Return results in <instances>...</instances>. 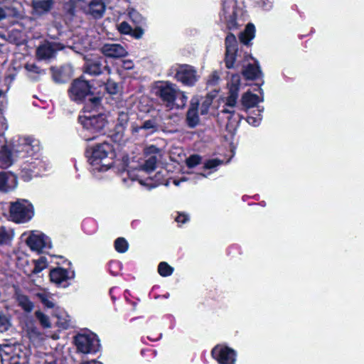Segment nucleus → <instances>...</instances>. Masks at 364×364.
<instances>
[{"instance_id":"obj_28","label":"nucleus","mask_w":364,"mask_h":364,"mask_svg":"<svg viewBox=\"0 0 364 364\" xmlns=\"http://www.w3.org/2000/svg\"><path fill=\"white\" fill-rule=\"evenodd\" d=\"M14 237V230L5 226H0V245L9 244Z\"/></svg>"},{"instance_id":"obj_50","label":"nucleus","mask_w":364,"mask_h":364,"mask_svg":"<svg viewBox=\"0 0 364 364\" xmlns=\"http://www.w3.org/2000/svg\"><path fill=\"white\" fill-rule=\"evenodd\" d=\"M189 220L188 215L185 213H179L176 218V221L179 224H183Z\"/></svg>"},{"instance_id":"obj_12","label":"nucleus","mask_w":364,"mask_h":364,"mask_svg":"<svg viewBox=\"0 0 364 364\" xmlns=\"http://www.w3.org/2000/svg\"><path fill=\"white\" fill-rule=\"evenodd\" d=\"M70 98L75 102H80L90 95V86L87 81L77 79L73 82L68 90Z\"/></svg>"},{"instance_id":"obj_3","label":"nucleus","mask_w":364,"mask_h":364,"mask_svg":"<svg viewBox=\"0 0 364 364\" xmlns=\"http://www.w3.org/2000/svg\"><path fill=\"white\" fill-rule=\"evenodd\" d=\"M156 162V157L151 156L145 161L142 166L128 169L124 171L123 174H126L132 181H138L141 185L147 186L149 188H154L162 183L161 171L156 174V180L155 182H152L153 179L151 178H146V180H144L143 178L145 175L150 174L155 169Z\"/></svg>"},{"instance_id":"obj_36","label":"nucleus","mask_w":364,"mask_h":364,"mask_svg":"<svg viewBox=\"0 0 364 364\" xmlns=\"http://www.w3.org/2000/svg\"><path fill=\"white\" fill-rule=\"evenodd\" d=\"M158 272L162 277H168L172 274L173 268L168 265L166 262H162L159 264Z\"/></svg>"},{"instance_id":"obj_24","label":"nucleus","mask_w":364,"mask_h":364,"mask_svg":"<svg viewBox=\"0 0 364 364\" xmlns=\"http://www.w3.org/2000/svg\"><path fill=\"white\" fill-rule=\"evenodd\" d=\"M102 61V58L100 57H96L93 59L86 58V72L90 75H100L103 68Z\"/></svg>"},{"instance_id":"obj_43","label":"nucleus","mask_w":364,"mask_h":364,"mask_svg":"<svg viewBox=\"0 0 364 364\" xmlns=\"http://www.w3.org/2000/svg\"><path fill=\"white\" fill-rule=\"evenodd\" d=\"M200 162V157L198 155H192L186 159V164L189 168H193Z\"/></svg>"},{"instance_id":"obj_48","label":"nucleus","mask_w":364,"mask_h":364,"mask_svg":"<svg viewBox=\"0 0 364 364\" xmlns=\"http://www.w3.org/2000/svg\"><path fill=\"white\" fill-rule=\"evenodd\" d=\"M240 85V77L238 75H234L232 76L230 88H237V92H238Z\"/></svg>"},{"instance_id":"obj_7","label":"nucleus","mask_w":364,"mask_h":364,"mask_svg":"<svg viewBox=\"0 0 364 364\" xmlns=\"http://www.w3.org/2000/svg\"><path fill=\"white\" fill-rule=\"evenodd\" d=\"M44 166L40 155L24 159L21 165V176L28 181L45 170Z\"/></svg>"},{"instance_id":"obj_54","label":"nucleus","mask_w":364,"mask_h":364,"mask_svg":"<svg viewBox=\"0 0 364 364\" xmlns=\"http://www.w3.org/2000/svg\"><path fill=\"white\" fill-rule=\"evenodd\" d=\"M6 103V95L2 90H0V110L3 109Z\"/></svg>"},{"instance_id":"obj_59","label":"nucleus","mask_w":364,"mask_h":364,"mask_svg":"<svg viewBox=\"0 0 364 364\" xmlns=\"http://www.w3.org/2000/svg\"><path fill=\"white\" fill-rule=\"evenodd\" d=\"M69 321L70 320H65V322H63L61 325L64 328H67L69 326Z\"/></svg>"},{"instance_id":"obj_49","label":"nucleus","mask_w":364,"mask_h":364,"mask_svg":"<svg viewBox=\"0 0 364 364\" xmlns=\"http://www.w3.org/2000/svg\"><path fill=\"white\" fill-rule=\"evenodd\" d=\"M261 120L262 117L260 114H258L257 117L249 116L247 119V122L254 127L258 126L260 124Z\"/></svg>"},{"instance_id":"obj_2","label":"nucleus","mask_w":364,"mask_h":364,"mask_svg":"<svg viewBox=\"0 0 364 364\" xmlns=\"http://www.w3.org/2000/svg\"><path fill=\"white\" fill-rule=\"evenodd\" d=\"M87 156L94 174L109 170L113 164V149L107 142L97 144L87 149Z\"/></svg>"},{"instance_id":"obj_56","label":"nucleus","mask_w":364,"mask_h":364,"mask_svg":"<svg viewBox=\"0 0 364 364\" xmlns=\"http://www.w3.org/2000/svg\"><path fill=\"white\" fill-rule=\"evenodd\" d=\"M6 17V13L4 9L0 7V21L4 19Z\"/></svg>"},{"instance_id":"obj_33","label":"nucleus","mask_w":364,"mask_h":364,"mask_svg":"<svg viewBox=\"0 0 364 364\" xmlns=\"http://www.w3.org/2000/svg\"><path fill=\"white\" fill-rule=\"evenodd\" d=\"M34 267L30 274H38L46 269L48 266V262L46 257H41L38 259L34 260Z\"/></svg>"},{"instance_id":"obj_20","label":"nucleus","mask_w":364,"mask_h":364,"mask_svg":"<svg viewBox=\"0 0 364 364\" xmlns=\"http://www.w3.org/2000/svg\"><path fill=\"white\" fill-rule=\"evenodd\" d=\"M53 4V0H32L33 14L36 16L46 14L52 9Z\"/></svg>"},{"instance_id":"obj_13","label":"nucleus","mask_w":364,"mask_h":364,"mask_svg":"<svg viewBox=\"0 0 364 364\" xmlns=\"http://www.w3.org/2000/svg\"><path fill=\"white\" fill-rule=\"evenodd\" d=\"M83 11L93 18H101L105 12L106 6L104 0H81Z\"/></svg>"},{"instance_id":"obj_15","label":"nucleus","mask_w":364,"mask_h":364,"mask_svg":"<svg viewBox=\"0 0 364 364\" xmlns=\"http://www.w3.org/2000/svg\"><path fill=\"white\" fill-rule=\"evenodd\" d=\"M176 78L187 86H193L198 80L199 77L197 75L196 70L191 65H180L176 70Z\"/></svg>"},{"instance_id":"obj_26","label":"nucleus","mask_w":364,"mask_h":364,"mask_svg":"<svg viewBox=\"0 0 364 364\" xmlns=\"http://www.w3.org/2000/svg\"><path fill=\"white\" fill-rule=\"evenodd\" d=\"M242 75L248 80H255L260 77L262 72L257 64H248L244 67Z\"/></svg>"},{"instance_id":"obj_45","label":"nucleus","mask_w":364,"mask_h":364,"mask_svg":"<svg viewBox=\"0 0 364 364\" xmlns=\"http://www.w3.org/2000/svg\"><path fill=\"white\" fill-rule=\"evenodd\" d=\"M106 90L109 94L114 95L118 92L119 87L116 82L108 80L106 84Z\"/></svg>"},{"instance_id":"obj_31","label":"nucleus","mask_w":364,"mask_h":364,"mask_svg":"<svg viewBox=\"0 0 364 364\" xmlns=\"http://www.w3.org/2000/svg\"><path fill=\"white\" fill-rule=\"evenodd\" d=\"M17 301L18 305L21 306L22 309L27 312L31 311L33 309V304L25 295L18 294Z\"/></svg>"},{"instance_id":"obj_46","label":"nucleus","mask_w":364,"mask_h":364,"mask_svg":"<svg viewBox=\"0 0 364 364\" xmlns=\"http://www.w3.org/2000/svg\"><path fill=\"white\" fill-rule=\"evenodd\" d=\"M118 30L121 33L129 34L132 32V28L128 23L123 21L120 23L118 26Z\"/></svg>"},{"instance_id":"obj_53","label":"nucleus","mask_w":364,"mask_h":364,"mask_svg":"<svg viewBox=\"0 0 364 364\" xmlns=\"http://www.w3.org/2000/svg\"><path fill=\"white\" fill-rule=\"evenodd\" d=\"M122 68L126 70H131L134 68V63L130 60H124L122 62Z\"/></svg>"},{"instance_id":"obj_27","label":"nucleus","mask_w":364,"mask_h":364,"mask_svg":"<svg viewBox=\"0 0 364 364\" xmlns=\"http://www.w3.org/2000/svg\"><path fill=\"white\" fill-rule=\"evenodd\" d=\"M237 97L238 92H237V88H230L229 95L226 98L225 102V105L228 107L223 109V113L232 114L234 112L232 109L236 105Z\"/></svg>"},{"instance_id":"obj_52","label":"nucleus","mask_w":364,"mask_h":364,"mask_svg":"<svg viewBox=\"0 0 364 364\" xmlns=\"http://www.w3.org/2000/svg\"><path fill=\"white\" fill-rule=\"evenodd\" d=\"M26 68L28 71L35 72V73H41V72L40 68H38L34 64H28V65H26Z\"/></svg>"},{"instance_id":"obj_14","label":"nucleus","mask_w":364,"mask_h":364,"mask_svg":"<svg viewBox=\"0 0 364 364\" xmlns=\"http://www.w3.org/2000/svg\"><path fill=\"white\" fill-rule=\"evenodd\" d=\"M74 277L75 273L73 270L62 267L54 268L50 272L51 282L60 287H67Z\"/></svg>"},{"instance_id":"obj_9","label":"nucleus","mask_w":364,"mask_h":364,"mask_svg":"<svg viewBox=\"0 0 364 364\" xmlns=\"http://www.w3.org/2000/svg\"><path fill=\"white\" fill-rule=\"evenodd\" d=\"M211 354L218 364H236L237 353L234 349L227 346H215L213 348Z\"/></svg>"},{"instance_id":"obj_37","label":"nucleus","mask_w":364,"mask_h":364,"mask_svg":"<svg viewBox=\"0 0 364 364\" xmlns=\"http://www.w3.org/2000/svg\"><path fill=\"white\" fill-rule=\"evenodd\" d=\"M35 314H36V318L40 321L41 324L44 328H50L51 326V324H50V320H49V318L48 316H46V314H44L43 312H41L40 311H36Z\"/></svg>"},{"instance_id":"obj_58","label":"nucleus","mask_w":364,"mask_h":364,"mask_svg":"<svg viewBox=\"0 0 364 364\" xmlns=\"http://www.w3.org/2000/svg\"><path fill=\"white\" fill-rule=\"evenodd\" d=\"M5 121V119H2L1 121L0 122L1 124V128L2 129H7V125L4 122Z\"/></svg>"},{"instance_id":"obj_1","label":"nucleus","mask_w":364,"mask_h":364,"mask_svg":"<svg viewBox=\"0 0 364 364\" xmlns=\"http://www.w3.org/2000/svg\"><path fill=\"white\" fill-rule=\"evenodd\" d=\"M101 103V98L90 96L84 107L83 114L79 116V122L82 126V136L86 141L95 139L104 129L107 122L104 114H92V109L97 108Z\"/></svg>"},{"instance_id":"obj_38","label":"nucleus","mask_w":364,"mask_h":364,"mask_svg":"<svg viewBox=\"0 0 364 364\" xmlns=\"http://www.w3.org/2000/svg\"><path fill=\"white\" fill-rule=\"evenodd\" d=\"M129 16L130 19L136 24H140L144 21L143 16L134 9H131L129 11Z\"/></svg>"},{"instance_id":"obj_10","label":"nucleus","mask_w":364,"mask_h":364,"mask_svg":"<svg viewBox=\"0 0 364 364\" xmlns=\"http://www.w3.org/2000/svg\"><path fill=\"white\" fill-rule=\"evenodd\" d=\"M1 360L2 364H22L20 362V346L16 343H3L0 344Z\"/></svg>"},{"instance_id":"obj_55","label":"nucleus","mask_w":364,"mask_h":364,"mask_svg":"<svg viewBox=\"0 0 364 364\" xmlns=\"http://www.w3.org/2000/svg\"><path fill=\"white\" fill-rule=\"evenodd\" d=\"M143 31L142 29L141 28H139V29H136L133 33H132V36L136 38H141L142 35H143Z\"/></svg>"},{"instance_id":"obj_21","label":"nucleus","mask_w":364,"mask_h":364,"mask_svg":"<svg viewBox=\"0 0 364 364\" xmlns=\"http://www.w3.org/2000/svg\"><path fill=\"white\" fill-rule=\"evenodd\" d=\"M198 99H192L191 102V107L187 112L186 122L189 127L193 128L199 124V116H198Z\"/></svg>"},{"instance_id":"obj_39","label":"nucleus","mask_w":364,"mask_h":364,"mask_svg":"<svg viewBox=\"0 0 364 364\" xmlns=\"http://www.w3.org/2000/svg\"><path fill=\"white\" fill-rule=\"evenodd\" d=\"M140 129H144L145 130L149 131L151 133H153L157 130V124L154 119H149L145 121Z\"/></svg>"},{"instance_id":"obj_41","label":"nucleus","mask_w":364,"mask_h":364,"mask_svg":"<svg viewBox=\"0 0 364 364\" xmlns=\"http://www.w3.org/2000/svg\"><path fill=\"white\" fill-rule=\"evenodd\" d=\"M220 80V75L217 71H213L207 80V85L208 86H214L218 83Z\"/></svg>"},{"instance_id":"obj_16","label":"nucleus","mask_w":364,"mask_h":364,"mask_svg":"<svg viewBox=\"0 0 364 364\" xmlns=\"http://www.w3.org/2000/svg\"><path fill=\"white\" fill-rule=\"evenodd\" d=\"M100 51L104 55L109 58H124L128 54V51L124 46L115 43L103 44L100 48Z\"/></svg>"},{"instance_id":"obj_17","label":"nucleus","mask_w":364,"mask_h":364,"mask_svg":"<svg viewBox=\"0 0 364 364\" xmlns=\"http://www.w3.org/2000/svg\"><path fill=\"white\" fill-rule=\"evenodd\" d=\"M65 47L59 43L46 42L41 45L36 50V55L40 60H47L53 58L57 50H63Z\"/></svg>"},{"instance_id":"obj_51","label":"nucleus","mask_w":364,"mask_h":364,"mask_svg":"<svg viewBox=\"0 0 364 364\" xmlns=\"http://www.w3.org/2000/svg\"><path fill=\"white\" fill-rule=\"evenodd\" d=\"M51 70H52L53 79L55 80V81H56L58 82H62L63 80L60 77V72H61L60 70L52 68Z\"/></svg>"},{"instance_id":"obj_47","label":"nucleus","mask_w":364,"mask_h":364,"mask_svg":"<svg viewBox=\"0 0 364 364\" xmlns=\"http://www.w3.org/2000/svg\"><path fill=\"white\" fill-rule=\"evenodd\" d=\"M222 164V161L214 159L207 161L205 164L204 167L206 169H213L216 168L217 166H220Z\"/></svg>"},{"instance_id":"obj_42","label":"nucleus","mask_w":364,"mask_h":364,"mask_svg":"<svg viewBox=\"0 0 364 364\" xmlns=\"http://www.w3.org/2000/svg\"><path fill=\"white\" fill-rule=\"evenodd\" d=\"M212 104V100L209 97L205 98L200 107V112L202 115L208 112L209 108Z\"/></svg>"},{"instance_id":"obj_4","label":"nucleus","mask_w":364,"mask_h":364,"mask_svg":"<svg viewBox=\"0 0 364 364\" xmlns=\"http://www.w3.org/2000/svg\"><path fill=\"white\" fill-rule=\"evenodd\" d=\"M40 150L39 141L32 136H19L13 142V151L22 159L39 155Z\"/></svg>"},{"instance_id":"obj_60","label":"nucleus","mask_w":364,"mask_h":364,"mask_svg":"<svg viewBox=\"0 0 364 364\" xmlns=\"http://www.w3.org/2000/svg\"><path fill=\"white\" fill-rule=\"evenodd\" d=\"M180 182H181V181H178V180H174L173 181V183L176 186H178L180 184Z\"/></svg>"},{"instance_id":"obj_34","label":"nucleus","mask_w":364,"mask_h":364,"mask_svg":"<svg viewBox=\"0 0 364 364\" xmlns=\"http://www.w3.org/2000/svg\"><path fill=\"white\" fill-rule=\"evenodd\" d=\"M188 101V97L183 92L180 91L177 89V97L175 101V108L181 109L183 108Z\"/></svg>"},{"instance_id":"obj_44","label":"nucleus","mask_w":364,"mask_h":364,"mask_svg":"<svg viewBox=\"0 0 364 364\" xmlns=\"http://www.w3.org/2000/svg\"><path fill=\"white\" fill-rule=\"evenodd\" d=\"M255 3L257 7L263 10H269L272 4L271 0H257Z\"/></svg>"},{"instance_id":"obj_25","label":"nucleus","mask_w":364,"mask_h":364,"mask_svg":"<svg viewBox=\"0 0 364 364\" xmlns=\"http://www.w3.org/2000/svg\"><path fill=\"white\" fill-rule=\"evenodd\" d=\"M17 158L13 149L11 151L6 146H2L0 151V167L8 168Z\"/></svg>"},{"instance_id":"obj_6","label":"nucleus","mask_w":364,"mask_h":364,"mask_svg":"<svg viewBox=\"0 0 364 364\" xmlns=\"http://www.w3.org/2000/svg\"><path fill=\"white\" fill-rule=\"evenodd\" d=\"M74 341L77 351L82 353H92L100 349V341L93 333H78L75 336Z\"/></svg>"},{"instance_id":"obj_19","label":"nucleus","mask_w":364,"mask_h":364,"mask_svg":"<svg viewBox=\"0 0 364 364\" xmlns=\"http://www.w3.org/2000/svg\"><path fill=\"white\" fill-rule=\"evenodd\" d=\"M18 185L17 177L11 172H0V191L8 193L14 191Z\"/></svg>"},{"instance_id":"obj_23","label":"nucleus","mask_w":364,"mask_h":364,"mask_svg":"<svg viewBox=\"0 0 364 364\" xmlns=\"http://www.w3.org/2000/svg\"><path fill=\"white\" fill-rule=\"evenodd\" d=\"M259 90L261 91L262 96L259 97L255 94L252 93L251 92H246L242 97V104L247 109H250L254 107H256L258 103L263 101V93L262 90L259 87Z\"/></svg>"},{"instance_id":"obj_40","label":"nucleus","mask_w":364,"mask_h":364,"mask_svg":"<svg viewBox=\"0 0 364 364\" xmlns=\"http://www.w3.org/2000/svg\"><path fill=\"white\" fill-rule=\"evenodd\" d=\"M11 323L6 316L0 314V333H3L9 329Z\"/></svg>"},{"instance_id":"obj_22","label":"nucleus","mask_w":364,"mask_h":364,"mask_svg":"<svg viewBox=\"0 0 364 364\" xmlns=\"http://www.w3.org/2000/svg\"><path fill=\"white\" fill-rule=\"evenodd\" d=\"M235 0H224L223 1V16L225 21L233 23L236 18L237 12Z\"/></svg>"},{"instance_id":"obj_29","label":"nucleus","mask_w":364,"mask_h":364,"mask_svg":"<svg viewBox=\"0 0 364 364\" xmlns=\"http://www.w3.org/2000/svg\"><path fill=\"white\" fill-rule=\"evenodd\" d=\"M129 120L128 114L126 112H120L117 118V136L120 139L123 135L124 128Z\"/></svg>"},{"instance_id":"obj_62","label":"nucleus","mask_w":364,"mask_h":364,"mask_svg":"<svg viewBox=\"0 0 364 364\" xmlns=\"http://www.w3.org/2000/svg\"><path fill=\"white\" fill-rule=\"evenodd\" d=\"M198 177H199V178L205 177V176H204V175H203V174H200V175H198Z\"/></svg>"},{"instance_id":"obj_32","label":"nucleus","mask_w":364,"mask_h":364,"mask_svg":"<svg viewBox=\"0 0 364 364\" xmlns=\"http://www.w3.org/2000/svg\"><path fill=\"white\" fill-rule=\"evenodd\" d=\"M36 296L48 308H53L54 302L51 299V294L46 291H40L36 294Z\"/></svg>"},{"instance_id":"obj_35","label":"nucleus","mask_w":364,"mask_h":364,"mask_svg":"<svg viewBox=\"0 0 364 364\" xmlns=\"http://www.w3.org/2000/svg\"><path fill=\"white\" fill-rule=\"evenodd\" d=\"M114 247L118 252L124 253L128 250L129 244L124 238L119 237L114 242Z\"/></svg>"},{"instance_id":"obj_63","label":"nucleus","mask_w":364,"mask_h":364,"mask_svg":"<svg viewBox=\"0 0 364 364\" xmlns=\"http://www.w3.org/2000/svg\"><path fill=\"white\" fill-rule=\"evenodd\" d=\"M123 181H124V183H126V182H127V180H126V178H123Z\"/></svg>"},{"instance_id":"obj_8","label":"nucleus","mask_w":364,"mask_h":364,"mask_svg":"<svg viewBox=\"0 0 364 364\" xmlns=\"http://www.w3.org/2000/svg\"><path fill=\"white\" fill-rule=\"evenodd\" d=\"M177 89L176 85L169 82H161L156 86V95L166 103L169 109L175 108Z\"/></svg>"},{"instance_id":"obj_5","label":"nucleus","mask_w":364,"mask_h":364,"mask_svg":"<svg viewBox=\"0 0 364 364\" xmlns=\"http://www.w3.org/2000/svg\"><path fill=\"white\" fill-rule=\"evenodd\" d=\"M34 214V207L28 200L18 199L10 203L9 215L11 220L16 223H25L30 221Z\"/></svg>"},{"instance_id":"obj_30","label":"nucleus","mask_w":364,"mask_h":364,"mask_svg":"<svg viewBox=\"0 0 364 364\" xmlns=\"http://www.w3.org/2000/svg\"><path fill=\"white\" fill-rule=\"evenodd\" d=\"M255 28L252 24L247 25L245 30L240 34V39L244 44H247L255 37Z\"/></svg>"},{"instance_id":"obj_61","label":"nucleus","mask_w":364,"mask_h":364,"mask_svg":"<svg viewBox=\"0 0 364 364\" xmlns=\"http://www.w3.org/2000/svg\"><path fill=\"white\" fill-rule=\"evenodd\" d=\"M70 48L71 49H73V50H75V52L79 53V51H78V50H76V48H77V47H76V46H70Z\"/></svg>"},{"instance_id":"obj_18","label":"nucleus","mask_w":364,"mask_h":364,"mask_svg":"<svg viewBox=\"0 0 364 364\" xmlns=\"http://www.w3.org/2000/svg\"><path fill=\"white\" fill-rule=\"evenodd\" d=\"M226 54L225 65L228 68H232L236 58L237 40L234 35L228 34L225 38Z\"/></svg>"},{"instance_id":"obj_11","label":"nucleus","mask_w":364,"mask_h":364,"mask_svg":"<svg viewBox=\"0 0 364 364\" xmlns=\"http://www.w3.org/2000/svg\"><path fill=\"white\" fill-rule=\"evenodd\" d=\"M26 242L31 250L38 252L51 247L50 238L38 231H32L26 238Z\"/></svg>"},{"instance_id":"obj_57","label":"nucleus","mask_w":364,"mask_h":364,"mask_svg":"<svg viewBox=\"0 0 364 364\" xmlns=\"http://www.w3.org/2000/svg\"><path fill=\"white\" fill-rule=\"evenodd\" d=\"M82 364H102V363L93 360H91V361L82 363Z\"/></svg>"}]
</instances>
